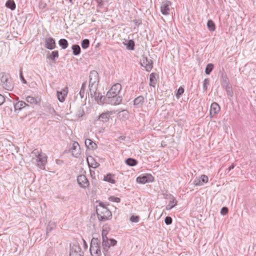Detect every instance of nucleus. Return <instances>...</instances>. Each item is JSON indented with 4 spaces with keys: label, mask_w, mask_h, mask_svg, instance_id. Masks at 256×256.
<instances>
[{
    "label": "nucleus",
    "mask_w": 256,
    "mask_h": 256,
    "mask_svg": "<svg viewBox=\"0 0 256 256\" xmlns=\"http://www.w3.org/2000/svg\"><path fill=\"white\" fill-rule=\"evenodd\" d=\"M122 90V86L119 83L114 84L111 88L107 92V98L110 99V104L113 105H117L120 104L122 98L118 96Z\"/></svg>",
    "instance_id": "f257e3e1"
},
{
    "label": "nucleus",
    "mask_w": 256,
    "mask_h": 256,
    "mask_svg": "<svg viewBox=\"0 0 256 256\" xmlns=\"http://www.w3.org/2000/svg\"><path fill=\"white\" fill-rule=\"evenodd\" d=\"M0 77L3 88L8 90H12L14 88V84L10 74L2 72L0 73Z\"/></svg>",
    "instance_id": "f03ea898"
},
{
    "label": "nucleus",
    "mask_w": 256,
    "mask_h": 256,
    "mask_svg": "<svg viewBox=\"0 0 256 256\" xmlns=\"http://www.w3.org/2000/svg\"><path fill=\"white\" fill-rule=\"evenodd\" d=\"M96 212L98 220L104 222L110 220L112 218V212L106 207L96 208Z\"/></svg>",
    "instance_id": "7ed1b4c3"
},
{
    "label": "nucleus",
    "mask_w": 256,
    "mask_h": 256,
    "mask_svg": "<svg viewBox=\"0 0 256 256\" xmlns=\"http://www.w3.org/2000/svg\"><path fill=\"white\" fill-rule=\"evenodd\" d=\"M100 241L98 238H92L91 240L90 251L92 256H101Z\"/></svg>",
    "instance_id": "20e7f679"
},
{
    "label": "nucleus",
    "mask_w": 256,
    "mask_h": 256,
    "mask_svg": "<svg viewBox=\"0 0 256 256\" xmlns=\"http://www.w3.org/2000/svg\"><path fill=\"white\" fill-rule=\"evenodd\" d=\"M70 256H84V252L78 242L70 244Z\"/></svg>",
    "instance_id": "39448f33"
},
{
    "label": "nucleus",
    "mask_w": 256,
    "mask_h": 256,
    "mask_svg": "<svg viewBox=\"0 0 256 256\" xmlns=\"http://www.w3.org/2000/svg\"><path fill=\"white\" fill-rule=\"evenodd\" d=\"M162 195L163 196L164 198L170 200V203H174V204H168L166 206V210H170L177 205L178 201L176 200L174 196L169 193L168 191L163 192L162 193Z\"/></svg>",
    "instance_id": "423d86ee"
},
{
    "label": "nucleus",
    "mask_w": 256,
    "mask_h": 256,
    "mask_svg": "<svg viewBox=\"0 0 256 256\" xmlns=\"http://www.w3.org/2000/svg\"><path fill=\"white\" fill-rule=\"evenodd\" d=\"M115 113L116 112H114L113 111H106L102 113L98 116L96 117L94 120L102 122L104 123L107 122L110 120V115Z\"/></svg>",
    "instance_id": "0eeeda50"
},
{
    "label": "nucleus",
    "mask_w": 256,
    "mask_h": 256,
    "mask_svg": "<svg viewBox=\"0 0 256 256\" xmlns=\"http://www.w3.org/2000/svg\"><path fill=\"white\" fill-rule=\"evenodd\" d=\"M76 180L78 186L82 188L86 189L90 186L89 180L84 174L78 176Z\"/></svg>",
    "instance_id": "6e6552de"
},
{
    "label": "nucleus",
    "mask_w": 256,
    "mask_h": 256,
    "mask_svg": "<svg viewBox=\"0 0 256 256\" xmlns=\"http://www.w3.org/2000/svg\"><path fill=\"white\" fill-rule=\"evenodd\" d=\"M47 156L44 154H38L36 161L38 166L42 170L45 169V166L47 162Z\"/></svg>",
    "instance_id": "1a4fd4ad"
},
{
    "label": "nucleus",
    "mask_w": 256,
    "mask_h": 256,
    "mask_svg": "<svg viewBox=\"0 0 256 256\" xmlns=\"http://www.w3.org/2000/svg\"><path fill=\"white\" fill-rule=\"evenodd\" d=\"M108 234V232L106 230H102V252H108V248H110L109 245V238L107 237V234Z\"/></svg>",
    "instance_id": "9d476101"
},
{
    "label": "nucleus",
    "mask_w": 256,
    "mask_h": 256,
    "mask_svg": "<svg viewBox=\"0 0 256 256\" xmlns=\"http://www.w3.org/2000/svg\"><path fill=\"white\" fill-rule=\"evenodd\" d=\"M69 152H71L72 156L76 158L81 156L80 148L79 144L77 142H74Z\"/></svg>",
    "instance_id": "9b49d317"
},
{
    "label": "nucleus",
    "mask_w": 256,
    "mask_h": 256,
    "mask_svg": "<svg viewBox=\"0 0 256 256\" xmlns=\"http://www.w3.org/2000/svg\"><path fill=\"white\" fill-rule=\"evenodd\" d=\"M154 181V176L151 174H146L144 175L139 176L136 178V182L138 183L142 184H144L146 183L152 182Z\"/></svg>",
    "instance_id": "f8f14e48"
},
{
    "label": "nucleus",
    "mask_w": 256,
    "mask_h": 256,
    "mask_svg": "<svg viewBox=\"0 0 256 256\" xmlns=\"http://www.w3.org/2000/svg\"><path fill=\"white\" fill-rule=\"evenodd\" d=\"M44 47L50 50H52L56 48V40L51 36L44 38Z\"/></svg>",
    "instance_id": "ddd939ff"
},
{
    "label": "nucleus",
    "mask_w": 256,
    "mask_h": 256,
    "mask_svg": "<svg viewBox=\"0 0 256 256\" xmlns=\"http://www.w3.org/2000/svg\"><path fill=\"white\" fill-rule=\"evenodd\" d=\"M89 84L88 85H98L99 83V76L98 72L96 70H92L90 72L89 76Z\"/></svg>",
    "instance_id": "4468645a"
},
{
    "label": "nucleus",
    "mask_w": 256,
    "mask_h": 256,
    "mask_svg": "<svg viewBox=\"0 0 256 256\" xmlns=\"http://www.w3.org/2000/svg\"><path fill=\"white\" fill-rule=\"evenodd\" d=\"M141 66L144 67L146 71L150 72L153 68V62L151 59H149L146 56H143Z\"/></svg>",
    "instance_id": "2eb2a0df"
},
{
    "label": "nucleus",
    "mask_w": 256,
    "mask_h": 256,
    "mask_svg": "<svg viewBox=\"0 0 256 256\" xmlns=\"http://www.w3.org/2000/svg\"><path fill=\"white\" fill-rule=\"evenodd\" d=\"M172 2L169 0H165L162 2L160 6L161 12L164 15H168L170 14V6L171 5Z\"/></svg>",
    "instance_id": "dca6fc26"
},
{
    "label": "nucleus",
    "mask_w": 256,
    "mask_h": 256,
    "mask_svg": "<svg viewBox=\"0 0 256 256\" xmlns=\"http://www.w3.org/2000/svg\"><path fill=\"white\" fill-rule=\"evenodd\" d=\"M68 92V88H65L60 91H57L56 95L58 100L60 102H63L64 101L66 98V96L67 95Z\"/></svg>",
    "instance_id": "f3484780"
},
{
    "label": "nucleus",
    "mask_w": 256,
    "mask_h": 256,
    "mask_svg": "<svg viewBox=\"0 0 256 256\" xmlns=\"http://www.w3.org/2000/svg\"><path fill=\"white\" fill-rule=\"evenodd\" d=\"M145 99L142 96H140L135 98L133 101L134 105L136 108H140L142 106Z\"/></svg>",
    "instance_id": "a211bd4d"
},
{
    "label": "nucleus",
    "mask_w": 256,
    "mask_h": 256,
    "mask_svg": "<svg viewBox=\"0 0 256 256\" xmlns=\"http://www.w3.org/2000/svg\"><path fill=\"white\" fill-rule=\"evenodd\" d=\"M59 57L58 51L56 50L50 52L48 51V54L46 55V58L52 60V62H56V60Z\"/></svg>",
    "instance_id": "6ab92c4d"
},
{
    "label": "nucleus",
    "mask_w": 256,
    "mask_h": 256,
    "mask_svg": "<svg viewBox=\"0 0 256 256\" xmlns=\"http://www.w3.org/2000/svg\"><path fill=\"white\" fill-rule=\"evenodd\" d=\"M220 106L216 102H214L211 104L210 114L212 116H214L220 111Z\"/></svg>",
    "instance_id": "aec40b11"
},
{
    "label": "nucleus",
    "mask_w": 256,
    "mask_h": 256,
    "mask_svg": "<svg viewBox=\"0 0 256 256\" xmlns=\"http://www.w3.org/2000/svg\"><path fill=\"white\" fill-rule=\"evenodd\" d=\"M13 106L14 107V111L16 112H18L20 110H22V108H24L26 106H29L28 104H26L24 101H18L16 103H15L14 102H13Z\"/></svg>",
    "instance_id": "412c9836"
},
{
    "label": "nucleus",
    "mask_w": 256,
    "mask_h": 256,
    "mask_svg": "<svg viewBox=\"0 0 256 256\" xmlns=\"http://www.w3.org/2000/svg\"><path fill=\"white\" fill-rule=\"evenodd\" d=\"M220 82L222 87L230 84L229 79L224 70L222 72H220Z\"/></svg>",
    "instance_id": "4be33fe9"
},
{
    "label": "nucleus",
    "mask_w": 256,
    "mask_h": 256,
    "mask_svg": "<svg viewBox=\"0 0 256 256\" xmlns=\"http://www.w3.org/2000/svg\"><path fill=\"white\" fill-rule=\"evenodd\" d=\"M56 228V223L54 222L50 221L46 228V238L50 232H51L53 230H55Z\"/></svg>",
    "instance_id": "5701e85b"
},
{
    "label": "nucleus",
    "mask_w": 256,
    "mask_h": 256,
    "mask_svg": "<svg viewBox=\"0 0 256 256\" xmlns=\"http://www.w3.org/2000/svg\"><path fill=\"white\" fill-rule=\"evenodd\" d=\"M85 145L90 150H95L97 148V144L92 140L88 138L85 140Z\"/></svg>",
    "instance_id": "b1692460"
},
{
    "label": "nucleus",
    "mask_w": 256,
    "mask_h": 256,
    "mask_svg": "<svg viewBox=\"0 0 256 256\" xmlns=\"http://www.w3.org/2000/svg\"><path fill=\"white\" fill-rule=\"evenodd\" d=\"M98 85H88V92L92 98L97 94L96 90H98Z\"/></svg>",
    "instance_id": "393cba45"
},
{
    "label": "nucleus",
    "mask_w": 256,
    "mask_h": 256,
    "mask_svg": "<svg viewBox=\"0 0 256 256\" xmlns=\"http://www.w3.org/2000/svg\"><path fill=\"white\" fill-rule=\"evenodd\" d=\"M123 44L126 46V49L128 50H134L135 42L133 40H129L127 42H123Z\"/></svg>",
    "instance_id": "a878e982"
},
{
    "label": "nucleus",
    "mask_w": 256,
    "mask_h": 256,
    "mask_svg": "<svg viewBox=\"0 0 256 256\" xmlns=\"http://www.w3.org/2000/svg\"><path fill=\"white\" fill-rule=\"evenodd\" d=\"M115 112H118L119 116H120V118L122 120H126L128 118L129 112L128 110H124L120 111L119 110H116Z\"/></svg>",
    "instance_id": "bb28decb"
},
{
    "label": "nucleus",
    "mask_w": 256,
    "mask_h": 256,
    "mask_svg": "<svg viewBox=\"0 0 256 256\" xmlns=\"http://www.w3.org/2000/svg\"><path fill=\"white\" fill-rule=\"evenodd\" d=\"M156 74L155 72H152L150 75V86H152L154 88L155 87L156 84L157 82V80L156 79Z\"/></svg>",
    "instance_id": "cd10ccee"
},
{
    "label": "nucleus",
    "mask_w": 256,
    "mask_h": 256,
    "mask_svg": "<svg viewBox=\"0 0 256 256\" xmlns=\"http://www.w3.org/2000/svg\"><path fill=\"white\" fill-rule=\"evenodd\" d=\"M125 163L128 166H134L138 164V161L134 158H128L125 160Z\"/></svg>",
    "instance_id": "c85d7f7f"
},
{
    "label": "nucleus",
    "mask_w": 256,
    "mask_h": 256,
    "mask_svg": "<svg viewBox=\"0 0 256 256\" xmlns=\"http://www.w3.org/2000/svg\"><path fill=\"white\" fill-rule=\"evenodd\" d=\"M72 54L74 56H78L80 54L81 52V48L79 45L77 44H74L72 46Z\"/></svg>",
    "instance_id": "c756f323"
},
{
    "label": "nucleus",
    "mask_w": 256,
    "mask_h": 256,
    "mask_svg": "<svg viewBox=\"0 0 256 256\" xmlns=\"http://www.w3.org/2000/svg\"><path fill=\"white\" fill-rule=\"evenodd\" d=\"M222 88L226 90V94L230 97H232L234 96V92L232 90V86L230 84L222 86Z\"/></svg>",
    "instance_id": "7c9ffc66"
},
{
    "label": "nucleus",
    "mask_w": 256,
    "mask_h": 256,
    "mask_svg": "<svg viewBox=\"0 0 256 256\" xmlns=\"http://www.w3.org/2000/svg\"><path fill=\"white\" fill-rule=\"evenodd\" d=\"M114 174L108 173L106 176H104V180L111 184H115L116 180L114 179Z\"/></svg>",
    "instance_id": "2f4dec72"
},
{
    "label": "nucleus",
    "mask_w": 256,
    "mask_h": 256,
    "mask_svg": "<svg viewBox=\"0 0 256 256\" xmlns=\"http://www.w3.org/2000/svg\"><path fill=\"white\" fill-rule=\"evenodd\" d=\"M6 6L14 10L16 8V4L14 0H8L6 3Z\"/></svg>",
    "instance_id": "473e14b6"
},
{
    "label": "nucleus",
    "mask_w": 256,
    "mask_h": 256,
    "mask_svg": "<svg viewBox=\"0 0 256 256\" xmlns=\"http://www.w3.org/2000/svg\"><path fill=\"white\" fill-rule=\"evenodd\" d=\"M58 44L62 49H66L68 46V42L65 38H61L58 40Z\"/></svg>",
    "instance_id": "72a5a7b5"
},
{
    "label": "nucleus",
    "mask_w": 256,
    "mask_h": 256,
    "mask_svg": "<svg viewBox=\"0 0 256 256\" xmlns=\"http://www.w3.org/2000/svg\"><path fill=\"white\" fill-rule=\"evenodd\" d=\"M184 92V86H180L176 91L175 95L178 99H179L183 94Z\"/></svg>",
    "instance_id": "f704fd0d"
},
{
    "label": "nucleus",
    "mask_w": 256,
    "mask_h": 256,
    "mask_svg": "<svg viewBox=\"0 0 256 256\" xmlns=\"http://www.w3.org/2000/svg\"><path fill=\"white\" fill-rule=\"evenodd\" d=\"M207 26L210 31L213 32L216 30V24L212 20H208Z\"/></svg>",
    "instance_id": "c9c22d12"
},
{
    "label": "nucleus",
    "mask_w": 256,
    "mask_h": 256,
    "mask_svg": "<svg viewBox=\"0 0 256 256\" xmlns=\"http://www.w3.org/2000/svg\"><path fill=\"white\" fill-rule=\"evenodd\" d=\"M214 68V65L212 64H208L205 69V73L206 74H210Z\"/></svg>",
    "instance_id": "e433bc0d"
},
{
    "label": "nucleus",
    "mask_w": 256,
    "mask_h": 256,
    "mask_svg": "<svg viewBox=\"0 0 256 256\" xmlns=\"http://www.w3.org/2000/svg\"><path fill=\"white\" fill-rule=\"evenodd\" d=\"M110 98H107V94L106 96H100L99 103H110Z\"/></svg>",
    "instance_id": "4c0bfd02"
},
{
    "label": "nucleus",
    "mask_w": 256,
    "mask_h": 256,
    "mask_svg": "<svg viewBox=\"0 0 256 256\" xmlns=\"http://www.w3.org/2000/svg\"><path fill=\"white\" fill-rule=\"evenodd\" d=\"M81 46L83 49H86L90 46V40H89L86 38L83 40L81 42Z\"/></svg>",
    "instance_id": "58836bf2"
},
{
    "label": "nucleus",
    "mask_w": 256,
    "mask_h": 256,
    "mask_svg": "<svg viewBox=\"0 0 256 256\" xmlns=\"http://www.w3.org/2000/svg\"><path fill=\"white\" fill-rule=\"evenodd\" d=\"M86 82H84L82 83L80 91V95L82 98L84 96V92H85V90L86 88Z\"/></svg>",
    "instance_id": "ea45409f"
},
{
    "label": "nucleus",
    "mask_w": 256,
    "mask_h": 256,
    "mask_svg": "<svg viewBox=\"0 0 256 256\" xmlns=\"http://www.w3.org/2000/svg\"><path fill=\"white\" fill-rule=\"evenodd\" d=\"M45 108L48 112L49 113L52 114V115L56 114V111L54 109V108L51 106V104H47L45 106Z\"/></svg>",
    "instance_id": "a19ab883"
},
{
    "label": "nucleus",
    "mask_w": 256,
    "mask_h": 256,
    "mask_svg": "<svg viewBox=\"0 0 256 256\" xmlns=\"http://www.w3.org/2000/svg\"><path fill=\"white\" fill-rule=\"evenodd\" d=\"M26 101L31 104H36L38 102L35 98L30 96H28L26 98Z\"/></svg>",
    "instance_id": "79ce46f5"
},
{
    "label": "nucleus",
    "mask_w": 256,
    "mask_h": 256,
    "mask_svg": "<svg viewBox=\"0 0 256 256\" xmlns=\"http://www.w3.org/2000/svg\"><path fill=\"white\" fill-rule=\"evenodd\" d=\"M93 2H96L97 4V8L101 9L104 7V4L102 0H93Z\"/></svg>",
    "instance_id": "37998d69"
},
{
    "label": "nucleus",
    "mask_w": 256,
    "mask_h": 256,
    "mask_svg": "<svg viewBox=\"0 0 256 256\" xmlns=\"http://www.w3.org/2000/svg\"><path fill=\"white\" fill-rule=\"evenodd\" d=\"M210 84V80L208 78H205L203 82V90L206 91L208 89V85Z\"/></svg>",
    "instance_id": "c03bdc74"
},
{
    "label": "nucleus",
    "mask_w": 256,
    "mask_h": 256,
    "mask_svg": "<svg viewBox=\"0 0 256 256\" xmlns=\"http://www.w3.org/2000/svg\"><path fill=\"white\" fill-rule=\"evenodd\" d=\"M140 218L138 216L132 215L130 218V220L132 222H139Z\"/></svg>",
    "instance_id": "a18cd8bd"
},
{
    "label": "nucleus",
    "mask_w": 256,
    "mask_h": 256,
    "mask_svg": "<svg viewBox=\"0 0 256 256\" xmlns=\"http://www.w3.org/2000/svg\"><path fill=\"white\" fill-rule=\"evenodd\" d=\"M193 183L196 186H200L202 185V182H201L200 178H196L194 180Z\"/></svg>",
    "instance_id": "49530a36"
},
{
    "label": "nucleus",
    "mask_w": 256,
    "mask_h": 256,
    "mask_svg": "<svg viewBox=\"0 0 256 256\" xmlns=\"http://www.w3.org/2000/svg\"><path fill=\"white\" fill-rule=\"evenodd\" d=\"M200 178L202 184L203 183H207L208 182V176L205 174H202Z\"/></svg>",
    "instance_id": "de8ad7c7"
},
{
    "label": "nucleus",
    "mask_w": 256,
    "mask_h": 256,
    "mask_svg": "<svg viewBox=\"0 0 256 256\" xmlns=\"http://www.w3.org/2000/svg\"><path fill=\"white\" fill-rule=\"evenodd\" d=\"M108 200L110 201L116 202H120V199L119 198L116 197L114 196H110L108 198Z\"/></svg>",
    "instance_id": "09e8293b"
},
{
    "label": "nucleus",
    "mask_w": 256,
    "mask_h": 256,
    "mask_svg": "<svg viewBox=\"0 0 256 256\" xmlns=\"http://www.w3.org/2000/svg\"><path fill=\"white\" fill-rule=\"evenodd\" d=\"M228 212V208L226 206H223L220 210V214L222 216L226 215Z\"/></svg>",
    "instance_id": "8fccbe9b"
},
{
    "label": "nucleus",
    "mask_w": 256,
    "mask_h": 256,
    "mask_svg": "<svg viewBox=\"0 0 256 256\" xmlns=\"http://www.w3.org/2000/svg\"><path fill=\"white\" fill-rule=\"evenodd\" d=\"M172 219L170 216H167L164 218V222L166 225H170L172 224Z\"/></svg>",
    "instance_id": "3c124183"
},
{
    "label": "nucleus",
    "mask_w": 256,
    "mask_h": 256,
    "mask_svg": "<svg viewBox=\"0 0 256 256\" xmlns=\"http://www.w3.org/2000/svg\"><path fill=\"white\" fill-rule=\"evenodd\" d=\"M84 114V108H80L77 112L76 115L78 118L82 117Z\"/></svg>",
    "instance_id": "603ef678"
},
{
    "label": "nucleus",
    "mask_w": 256,
    "mask_h": 256,
    "mask_svg": "<svg viewBox=\"0 0 256 256\" xmlns=\"http://www.w3.org/2000/svg\"><path fill=\"white\" fill-rule=\"evenodd\" d=\"M20 80H22V82L23 84H26L27 83V82L26 80H25V78H24V76L22 74V70L20 69Z\"/></svg>",
    "instance_id": "864d4df0"
},
{
    "label": "nucleus",
    "mask_w": 256,
    "mask_h": 256,
    "mask_svg": "<svg viewBox=\"0 0 256 256\" xmlns=\"http://www.w3.org/2000/svg\"><path fill=\"white\" fill-rule=\"evenodd\" d=\"M109 241H110V243H109L110 247V246H116L117 244V241L115 239H114V238L109 239Z\"/></svg>",
    "instance_id": "5fc2aeb1"
},
{
    "label": "nucleus",
    "mask_w": 256,
    "mask_h": 256,
    "mask_svg": "<svg viewBox=\"0 0 256 256\" xmlns=\"http://www.w3.org/2000/svg\"><path fill=\"white\" fill-rule=\"evenodd\" d=\"M38 6L40 8L44 10L46 7L47 4L46 3L43 2L42 1H40L39 2Z\"/></svg>",
    "instance_id": "6e6d98bb"
},
{
    "label": "nucleus",
    "mask_w": 256,
    "mask_h": 256,
    "mask_svg": "<svg viewBox=\"0 0 256 256\" xmlns=\"http://www.w3.org/2000/svg\"><path fill=\"white\" fill-rule=\"evenodd\" d=\"M134 24L137 26H138L140 24H142V20L140 19H136L134 20Z\"/></svg>",
    "instance_id": "4d7b16f0"
},
{
    "label": "nucleus",
    "mask_w": 256,
    "mask_h": 256,
    "mask_svg": "<svg viewBox=\"0 0 256 256\" xmlns=\"http://www.w3.org/2000/svg\"><path fill=\"white\" fill-rule=\"evenodd\" d=\"M100 93H97V94L94 95V96L92 98L98 104H99V100H100Z\"/></svg>",
    "instance_id": "13d9d810"
},
{
    "label": "nucleus",
    "mask_w": 256,
    "mask_h": 256,
    "mask_svg": "<svg viewBox=\"0 0 256 256\" xmlns=\"http://www.w3.org/2000/svg\"><path fill=\"white\" fill-rule=\"evenodd\" d=\"M6 100V97L0 94V106Z\"/></svg>",
    "instance_id": "bf43d9fd"
},
{
    "label": "nucleus",
    "mask_w": 256,
    "mask_h": 256,
    "mask_svg": "<svg viewBox=\"0 0 256 256\" xmlns=\"http://www.w3.org/2000/svg\"><path fill=\"white\" fill-rule=\"evenodd\" d=\"M235 166V164H232L231 166H230L226 170V172L228 173L232 170L234 168Z\"/></svg>",
    "instance_id": "052dcab7"
},
{
    "label": "nucleus",
    "mask_w": 256,
    "mask_h": 256,
    "mask_svg": "<svg viewBox=\"0 0 256 256\" xmlns=\"http://www.w3.org/2000/svg\"><path fill=\"white\" fill-rule=\"evenodd\" d=\"M32 154L35 155L36 157L38 154H42V152L40 153L38 149H34L32 151Z\"/></svg>",
    "instance_id": "680f3d73"
},
{
    "label": "nucleus",
    "mask_w": 256,
    "mask_h": 256,
    "mask_svg": "<svg viewBox=\"0 0 256 256\" xmlns=\"http://www.w3.org/2000/svg\"><path fill=\"white\" fill-rule=\"evenodd\" d=\"M106 205L102 202H100L99 203V205H98V208H100V207H106Z\"/></svg>",
    "instance_id": "e2e57ef3"
},
{
    "label": "nucleus",
    "mask_w": 256,
    "mask_h": 256,
    "mask_svg": "<svg viewBox=\"0 0 256 256\" xmlns=\"http://www.w3.org/2000/svg\"><path fill=\"white\" fill-rule=\"evenodd\" d=\"M94 165V166H93V164H92V166H91L93 168H96L97 167H98L100 166V164L96 162H95V163Z\"/></svg>",
    "instance_id": "0e129e2a"
},
{
    "label": "nucleus",
    "mask_w": 256,
    "mask_h": 256,
    "mask_svg": "<svg viewBox=\"0 0 256 256\" xmlns=\"http://www.w3.org/2000/svg\"><path fill=\"white\" fill-rule=\"evenodd\" d=\"M6 97V100L5 102H8L10 103H12L13 104V102L10 98H7L6 96H4Z\"/></svg>",
    "instance_id": "69168bd1"
},
{
    "label": "nucleus",
    "mask_w": 256,
    "mask_h": 256,
    "mask_svg": "<svg viewBox=\"0 0 256 256\" xmlns=\"http://www.w3.org/2000/svg\"><path fill=\"white\" fill-rule=\"evenodd\" d=\"M82 240H83V242H84V248H88V245H87L86 241L84 239H82Z\"/></svg>",
    "instance_id": "338daca9"
},
{
    "label": "nucleus",
    "mask_w": 256,
    "mask_h": 256,
    "mask_svg": "<svg viewBox=\"0 0 256 256\" xmlns=\"http://www.w3.org/2000/svg\"><path fill=\"white\" fill-rule=\"evenodd\" d=\"M118 138H119L120 140H125V138H126V137H125V136H120Z\"/></svg>",
    "instance_id": "774afa93"
}]
</instances>
